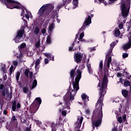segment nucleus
Instances as JSON below:
<instances>
[{"label":"nucleus","mask_w":131,"mask_h":131,"mask_svg":"<svg viewBox=\"0 0 131 131\" xmlns=\"http://www.w3.org/2000/svg\"><path fill=\"white\" fill-rule=\"evenodd\" d=\"M40 46V41H38L37 42H36V43L35 45V47L36 49L39 48Z\"/></svg>","instance_id":"35"},{"label":"nucleus","mask_w":131,"mask_h":131,"mask_svg":"<svg viewBox=\"0 0 131 131\" xmlns=\"http://www.w3.org/2000/svg\"><path fill=\"white\" fill-rule=\"evenodd\" d=\"M119 28H120V29H122V28H123V24L122 23L119 25Z\"/></svg>","instance_id":"56"},{"label":"nucleus","mask_w":131,"mask_h":131,"mask_svg":"<svg viewBox=\"0 0 131 131\" xmlns=\"http://www.w3.org/2000/svg\"><path fill=\"white\" fill-rule=\"evenodd\" d=\"M120 35V31L119 29H116L115 30V36L116 37H118Z\"/></svg>","instance_id":"25"},{"label":"nucleus","mask_w":131,"mask_h":131,"mask_svg":"<svg viewBox=\"0 0 131 131\" xmlns=\"http://www.w3.org/2000/svg\"><path fill=\"white\" fill-rule=\"evenodd\" d=\"M74 6H77L78 5V1H73Z\"/></svg>","instance_id":"63"},{"label":"nucleus","mask_w":131,"mask_h":131,"mask_svg":"<svg viewBox=\"0 0 131 131\" xmlns=\"http://www.w3.org/2000/svg\"><path fill=\"white\" fill-rule=\"evenodd\" d=\"M72 84H73L74 90L71 89V86H70H70L69 88V91L67 93H69V94H70V93H72V91H73L74 92H75L76 95V93H77V91L79 90V83L73 82V83Z\"/></svg>","instance_id":"11"},{"label":"nucleus","mask_w":131,"mask_h":131,"mask_svg":"<svg viewBox=\"0 0 131 131\" xmlns=\"http://www.w3.org/2000/svg\"><path fill=\"white\" fill-rule=\"evenodd\" d=\"M14 69V66H11L9 69L10 70V75H11L12 74V73H13V70Z\"/></svg>","instance_id":"41"},{"label":"nucleus","mask_w":131,"mask_h":131,"mask_svg":"<svg viewBox=\"0 0 131 131\" xmlns=\"http://www.w3.org/2000/svg\"><path fill=\"white\" fill-rule=\"evenodd\" d=\"M113 50V49H110L109 51L108 52L107 54L106 55V58H107V57H111L110 56H111V54L112 53V51Z\"/></svg>","instance_id":"36"},{"label":"nucleus","mask_w":131,"mask_h":131,"mask_svg":"<svg viewBox=\"0 0 131 131\" xmlns=\"http://www.w3.org/2000/svg\"><path fill=\"white\" fill-rule=\"evenodd\" d=\"M23 20H24V22H25V27H26V26H27V20L26 19H24V18H22Z\"/></svg>","instance_id":"57"},{"label":"nucleus","mask_w":131,"mask_h":131,"mask_svg":"<svg viewBox=\"0 0 131 131\" xmlns=\"http://www.w3.org/2000/svg\"><path fill=\"white\" fill-rule=\"evenodd\" d=\"M20 121L21 123H24L25 124H26L27 125H28L30 123V122L29 121L26 120V118H24L22 117H20Z\"/></svg>","instance_id":"19"},{"label":"nucleus","mask_w":131,"mask_h":131,"mask_svg":"<svg viewBox=\"0 0 131 131\" xmlns=\"http://www.w3.org/2000/svg\"><path fill=\"white\" fill-rule=\"evenodd\" d=\"M26 131H31V124H30L29 127H27L26 128Z\"/></svg>","instance_id":"47"},{"label":"nucleus","mask_w":131,"mask_h":131,"mask_svg":"<svg viewBox=\"0 0 131 131\" xmlns=\"http://www.w3.org/2000/svg\"><path fill=\"white\" fill-rule=\"evenodd\" d=\"M74 97H75V92L73 90H72V92L70 93L68 92L63 96V99L64 105H62V108L59 110V112L60 113L61 112V114L63 116H66V115H67V111H65L64 109H68V110L70 109V105H71V103H72V101L74 100Z\"/></svg>","instance_id":"2"},{"label":"nucleus","mask_w":131,"mask_h":131,"mask_svg":"<svg viewBox=\"0 0 131 131\" xmlns=\"http://www.w3.org/2000/svg\"><path fill=\"white\" fill-rule=\"evenodd\" d=\"M63 7V5H59L58 6L56 9L55 10H53L52 11V18L53 19H55V18H58L59 17V14H58V12H59V10L61 9Z\"/></svg>","instance_id":"15"},{"label":"nucleus","mask_w":131,"mask_h":131,"mask_svg":"<svg viewBox=\"0 0 131 131\" xmlns=\"http://www.w3.org/2000/svg\"><path fill=\"white\" fill-rule=\"evenodd\" d=\"M123 121H124L125 123H126L127 122V121L126 120V115H124L122 117V119Z\"/></svg>","instance_id":"42"},{"label":"nucleus","mask_w":131,"mask_h":131,"mask_svg":"<svg viewBox=\"0 0 131 131\" xmlns=\"http://www.w3.org/2000/svg\"><path fill=\"white\" fill-rule=\"evenodd\" d=\"M81 98L83 102V105L85 106L86 105L85 99H86V95H85V94H83V95H81Z\"/></svg>","instance_id":"27"},{"label":"nucleus","mask_w":131,"mask_h":131,"mask_svg":"<svg viewBox=\"0 0 131 131\" xmlns=\"http://www.w3.org/2000/svg\"><path fill=\"white\" fill-rule=\"evenodd\" d=\"M69 52H74L75 49H73V47H70L69 48Z\"/></svg>","instance_id":"49"},{"label":"nucleus","mask_w":131,"mask_h":131,"mask_svg":"<svg viewBox=\"0 0 131 131\" xmlns=\"http://www.w3.org/2000/svg\"><path fill=\"white\" fill-rule=\"evenodd\" d=\"M11 121H13V122H15V121H17V119L16 118V116L15 115L12 116Z\"/></svg>","instance_id":"39"},{"label":"nucleus","mask_w":131,"mask_h":131,"mask_svg":"<svg viewBox=\"0 0 131 131\" xmlns=\"http://www.w3.org/2000/svg\"><path fill=\"white\" fill-rule=\"evenodd\" d=\"M25 28V27H21V30H20L17 32V34L13 39V40L15 41V43H19V42H21V38L23 37V35L24 33H25V30L24 29Z\"/></svg>","instance_id":"8"},{"label":"nucleus","mask_w":131,"mask_h":131,"mask_svg":"<svg viewBox=\"0 0 131 131\" xmlns=\"http://www.w3.org/2000/svg\"><path fill=\"white\" fill-rule=\"evenodd\" d=\"M118 121L119 123H122V117H119L118 119Z\"/></svg>","instance_id":"46"},{"label":"nucleus","mask_w":131,"mask_h":131,"mask_svg":"<svg viewBox=\"0 0 131 131\" xmlns=\"http://www.w3.org/2000/svg\"><path fill=\"white\" fill-rule=\"evenodd\" d=\"M111 62H112V58L111 57V56H110L108 58L107 63H111Z\"/></svg>","instance_id":"53"},{"label":"nucleus","mask_w":131,"mask_h":131,"mask_svg":"<svg viewBox=\"0 0 131 131\" xmlns=\"http://www.w3.org/2000/svg\"><path fill=\"white\" fill-rule=\"evenodd\" d=\"M28 91H29V87H28V84H27L25 87L23 88V91L25 94H27Z\"/></svg>","instance_id":"22"},{"label":"nucleus","mask_w":131,"mask_h":131,"mask_svg":"<svg viewBox=\"0 0 131 131\" xmlns=\"http://www.w3.org/2000/svg\"><path fill=\"white\" fill-rule=\"evenodd\" d=\"M75 77V76H70V78L71 79V82H70V86H71V82L72 84L73 83V82H74V81H73L74 80V78Z\"/></svg>","instance_id":"40"},{"label":"nucleus","mask_w":131,"mask_h":131,"mask_svg":"<svg viewBox=\"0 0 131 131\" xmlns=\"http://www.w3.org/2000/svg\"><path fill=\"white\" fill-rule=\"evenodd\" d=\"M75 70H76V67L71 70L70 73V76H75Z\"/></svg>","instance_id":"28"},{"label":"nucleus","mask_w":131,"mask_h":131,"mask_svg":"<svg viewBox=\"0 0 131 131\" xmlns=\"http://www.w3.org/2000/svg\"><path fill=\"white\" fill-rule=\"evenodd\" d=\"M20 77V72L18 71L16 73V81H19V78Z\"/></svg>","instance_id":"32"},{"label":"nucleus","mask_w":131,"mask_h":131,"mask_svg":"<svg viewBox=\"0 0 131 131\" xmlns=\"http://www.w3.org/2000/svg\"><path fill=\"white\" fill-rule=\"evenodd\" d=\"M76 73H77V77L75 78V81L74 82L76 83H79V81L81 78V71L78 69L77 70Z\"/></svg>","instance_id":"16"},{"label":"nucleus","mask_w":131,"mask_h":131,"mask_svg":"<svg viewBox=\"0 0 131 131\" xmlns=\"http://www.w3.org/2000/svg\"><path fill=\"white\" fill-rule=\"evenodd\" d=\"M40 60H41V57L38 58L35 63V69L36 71H37L39 69V64H40Z\"/></svg>","instance_id":"17"},{"label":"nucleus","mask_w":131,"mask_h":131,"mask_svg":"<svg viewBox=\"0 0 131 131\" xmlns=\"http://www.w3.org/2000/svg\"><path fill=\"white\" fill-rule=\"evenodd\" d=\"M2 65H3V67H2L1 70L3 71V72H5V71H6V65L3 64Z\"/></svg>","instance_id":"48"},{"label":"nucleus","mask_w":131,"mask_h":131,"mask_svg":"<svg viewBox=\"0 0 131 131\" xmlns=\"http://www.w3.org/2000/svg\"><path fill=\"white\" fill-rule=\"evenodd\" d=\"M0 2H1L2 4H4L8 9H11V10H13V9H21L22 10L21 13V17L22 16L26 15L25 11L27 9H26L21 3L17 1H15V0H0Z\"/></svg>","instance_id":"3"},{"label":"nucleus","mask_w":131,"mask_h":131,"mask_svg":"<svg viewBox=\"0 0 131 131\" xmlns=\"http://www.w3.org/2000/svg\"><path fill=\"white\" fill-rule=\"evenodd\" d=\"M36 85H37V81L36 80V79H34L33 82L32 89H34V88H35V86H36Z\"/></svg>","instance_id":"31"},{"label":"nucleus","mask_w":131,"mask_h":131,"mask_svg":"<svg viewBox=\"0 0 131 131\" xmlns=\"http://www.w3.org/2000/svg\"><path fill=\"white\" fill-rule=\"evenodd\" d=\"M126 77L128 79H129L131 77V75L130 74H129V73H127V72H126Z\"/></svg>","instance_id":"50"},{"label":"nucleus","mask_w":131,"mask_h":131,"mask_svg":"<svg viewBox=\"0 0 131 131\" xmlns=\"http://www.w3.org/2000/svg\"><path fill=\"white\" fill-rule=\"evenodd\" d=\"M53 10H54V5L53 4L43 5L39 10L38 14H39L40 17H42L45 12H46V15H50Z\"/></svg>","instance_id":"5"},{"label":"nucleus","mask_w":131,"mask_h":131,"mask_svg":"<svg viewBox=\"0 0 131 131\" xmlns=\"http://www.w3.org/2000/svg\"><path fill=\"white\" fill-rule=\"evenodd\" d=\"M57 126V124H55V122H52L51 124L52 131H56L55 128Z\"/></svg>","instance_id":"29"},{"label":"nucleus","mask_w":131,"mask_h":131,"mask_svg":"<svg viewBox=\"0 0 131 131\" xmlns=\"http://www.w3.org/2000/svg\"><path fill=\"white\" fill-rule=\"evenodd\" d=\"M99 83L98 84L97 88H100L99 96L100 97L98 100H102L103 101V98H104V96H105V94H106V92H105V90L106 88H107V82H108V77L107 76L106 74H104V76L102 79V82L101 83V80L99 79Z\"/></svg>","instance_id":"4"},{"label":"nucleus","mask_w":131,"mask_h":131,"mask_svg":"<svg viewBox=\"0 0 131 131\" xmlns=\"http://www.w3.org/2000/svg\"><path fill=\"white\" fill-rule=\"evenodd\" d=\"M99 69L100 71H103V60L100 61Z\"/></svg>","instance_id":"33"},{"label":"nucleus","mask_w":131,"mask_h":131,"mask_svg":"<svg viewBox=\"0 0 131 131\" xmlns=\"http://www.w3.org/2000/svg\"><path fill=\"white\" fill-rule=\"evenodd\" d=\"M128 42L123 46V49L125 52H126L127 50H129V49H130L131 48V33H129L128 34Z\"/></svg>","instance_id":"13"},{"label":"nucleus","mask_w":131,"mask_h":131,"mask_svg":"<svg viewBox=\"0 0 131 131\" xmlns=\"http://www.w3.org/2000/svg\"><path fill=\"white\" fill-rule=\"evenodd\" d=\"M7 74L4 75L3 76V80H4L5 81H6V80H7Z\"/></svg>","instance_id":"62"},{"label":"nucleus","mask_w":131,"mask_h":131,"mask_svg":"<svg viewBox=\"0 0 131 131\" xmlns=\"http://www.w3.org/2000/svg\"><path fill=\"white\" fill-rule=\"evenodd\" d=\"M117 44V43L116 42H113L110 45L111 49H112V50H113V48H114L115 47V46H116Z\"/></svg>","instance_id":"38"},{"label":"nucleus","mask_w":131,"mask_h":131,"mask_svg":"<svg viewBox=\"0 0 131 131\" xmlns=\"http://www.w3.org/2000/svg\"><path fill=\"white\" fill-rule=\"evenodd\" d=\"M46 33H47V30H46V29L43 28L41 30V33L42 34H46Z\"/></svg>","instance_id":"52"},{"label":"nucleus","mask_w":131,"mask_h":131,"mask_svg":"<svg viewBox=\"0 0 131 131\" xmlns=\"http://www.w3.org/2000/svg\"><path fill=\"white\" fill-rule=\"evenodd\" d=\"M84 36V33L83 32H82L79 35V39H81L82 38H83V37Z\"/></svg>","instance_id":"44"},{"label":"nucleus","mask_w":131,"mask_h":131,"mask_svg":"<svg viewBox=\"0 0 131 131\" xmlns=\"http://www.w3.org/2000/svg\"><path fill=\"white\" fill-rule=\"evenodd\" d=\"M21 108V104L20 103L18 102L17 103V101L14 100L12 103V110L14 112L16 111H19Z\"/></svg>","instance_id":"12"},{"label":"nucleus","mask_w":131,"mask_h":131,"mask_svg":"<svg viewBox=\"0 0 131 131\" xmlns=\"http://www.w3.org/2000/svg\"><path fill=\"white\" fill-rule=\"evenodd\" d=\"M3 114H4V115H7L8 114V111H7V110H4L3 111Z\"/></svg>","instance_id":"59"},{"label":"nucleus","mask_w":131,"mask_h":131,"mask_svg":"<svg viewBox=\"0 0 131 131\" xmlns=\"http://www.w3.org/2000/svg\"><path fill=\"white\" fill-rule=\"evenodd\" d=\"M122 57H123V59H125V58H127V57H128V54H127L126 53H124L122 54Z\"/></svg>","instance_id":"43"},{"label":"nucleus","mask_w":131,"mask_h":131,"mask_svg":"<svg viewBox=\"0 0 131 131\" xmlns=\"http://www.w3.org/2000/svg\"><path fill=\"white\" fill-rule=\"evenodd\" d=\"M127 104H131L130 98H127Z\"/></svg>","instance_id":"55"},{"label":"nucleus","mask_w":131,"mask_h":131,"mask_svg":"<svg viewBox=\"0 0 131 131\" xmlns=\"http://www.w3.org/2000/svg\"><path fill=\"white\" fill-rule=\"evenodd\" d=\"M54 28V23H52L49 26L48 29V33H52V31H53V29Z\"/></svg>","instance_id":"21"},{"label":"nucleus","mask_w":131,"mask_h":131,"mask_svg":"<svg viewBox=\"0 0 131 131\" xmlns=\"http://www.w3.org/2000/svg\"><path fill=\"white\" fill-rule=\"evenodd\" d=\"M124 86H130V90L129 91H131V85H130V82L129 81H125L124 82Z\"/></svg>","instance_id":"26"},{"label":"nucleus","mask_w":131,"mask_h":131,"mask_svg":"<svg viewBox=\"0 0 131 131\" xmlns=\"http://www.w3.org/2000/svg\"><path fill=\"white\" fill-rule=\"evenodd\" d=\"M29 72H30V71H29V70L28 69H26L24 73H25V75H26L27 77H28Z\"/></svg>","instance_id":"37"},{"label":"nucleus","mask_w":131,"mask_h":131,"mask_svg":"<svg viewBox=\"0 0 131 131\" xmlns=\"http://www.w3.org/2000/svg\"><path fill=\"white\" fill-rule=\"evenodd\" d=\"M13 63L14 66H18V61H17L16 60H14L13 61Z\"/></svg>","instance_id":"54"},{"label":"nucleus","mask_w":131,"mask_h":131,"mask_svg":"<svg viewBox=\"0 0 131 131\" xmlns=\"http://www.w3.org/2000/svg\"><path fill=\"white\" fill-rule=\"evenodd\" d=\"M122 95L124 98H127V96H128V91L126 90H122Z\"/></svg>","instance_id":"20"},{"label":"nucleus","mask_w":131,"mask_h":131,"mask_svg":"<svg viewBox=\"0 0 131 131\" xmlns=\"http://www.w3.org/2000/svg\"><path fill=\"white\" fill-rule=\"evenodd\" d=\"M82 120H83V118H81L79 120L77 121V125L76 126V128H80V127L81 126V124L82 123Z\"/></svg>","instance_id":"18"},{"label":"nucleus","mask_w":131,"mask_h":131,"mask_svg":"<svg viewBox=\"0 0 131 131\" xmlns=\"http://www.w3.org/2000/svg\"><path fill=\"white\" fill-rule=\"evenodd\" d=\"M26 14L25 15L26 19H29V14H30V11L26 9Z\"/></svg>","instance_id":"34"},{"label":"nucleus","mask_w":131,"mask_h":131,"mask_svg":"<svg viewBox=\"0 0 131 131\" xmlns=\"http://www.w3.org/2000/svg\"><path fill=\"white\" fill-rule=\"evenodd\" d=\"M26 47V43H22L20 45V49H24V48H25Z\"/></svg>","instance_id":"45"},{"label":"nucleus","mask_w":131,"mask_h":131,"mask_svg":"<svg viewBox=\"0 0 131 131\" xmlns=\"http://www.w3.org/2000/svg\"><path fill=\"white\" fill-rule=\"evenodd\" d=\"M39 31H40V30L39 29V28H38L37 27H35L34 30V33H35L36 35H38V33H39Z\"/></svg>","instance_id":"24"},{"label":"nucleus","mask_w":131,"mask_h":131,"mask_svg":"<svg viewBox=\"0 0 131 131\" xmlns=\"http://www.w3.org/2000/svg\"><path fill=\"white\" fill-rule=\"evenodd\" d=\"M34 121L36 122V123H37V124H40L41 123V122L39 120H34Z\"/></svg>","instance_id":"64"},{"label":"nucleus","mask_w":131,"mask_h":131,"mask_svg":"<svg viewBox=\"0 0 131 131\" xmlns=\"http://www.w3.org/2000/svg\"><path fill=\"white\" fill-rule=\"evenodd\" d=\"M120 8L122 16H123L124 18H126V17L128 16V13H129L130 5L129 4L126 5L125 4V2L122 1L121 2Z\"/></svg>","instance_id":"7"},{"label":"nucleus","mask_w":131,"mask_h":131,"mask_svg":"<svg viewBox=\"0 0 131 131\" xmlns=\"http://www.w3.org/2000/svg\"><path fill=\"white\" fill-rule=\"evenodd\" d=\"M45 56H46V57H47L48 58H50V57H51V53H44Z\"/></svg>","instance_id":"51"},{"label":"nucleus","mask_w":131,"mask_h":131,"mask_svg":"<svg viewBox=\"0 0 131 131\" xmlns=\"http://www.w3.org/2000/svg\"><path fill=\"white\" fill-rule=\"evenodd\" d=\"M6 100H7V101H10V100L12 99V97H11L12 94L8 92L6 94Z\"/></svg>","instance_id":"23"},{"label":"nucleus","mask_w":131,"mask_h":131,"mask_svg":"<svg viewBox=\"0 0 131 131\" xmlns=\"http://www.w3.org/2000/svg\"><path fill=\"white\" fill-rule=\"evenodd\" d=\"M45 63L46 65H47V64H49V59L48 58L45 59Z\"/></svg>","instance_id":"58"},{"label":"nucleus","mask_w":131,"mask_h":131,"mask_svg":"<svg viewBox=\"0 0 131 131\" xmlns=\"http://www.w3.org/2000/svg\"><path fill=\"white\" fill-rule=\"evenodd\" d=\"M74 61L77 63V64H79L81 61H82V58H83V54L78 52V53H74Z\"/></svg>","instance_id":"10"},{"label":"nucleus","mask_w":131,"mask_h":131,"mask_svg":"<svg viewBox=\"0 0 131 131\" xmlns=\"http://www.w3.org/2000/svg\"><path fill=\"white\" fill-rule=\"evenodd\" d=\"M91 16L89 15L88 18L84 20L83 26L79 29V32H81L82 31H83V30H85L86 27L90 26L92 24V18L94 17V14H91Z\"/></svg>","instance_id":"9"},{"label":"nucleus","mask_w":131,"mask_h":131,"mask_svg":"<svg viewBox=\"0 0 131 131\" xmlns=\"http://www.w3.org/2000/svg\"><path fill=\"white\" fill-rule=\"evenodd\" d=\"M32 76H33V73H32V72H30V73H29L30 78H32Z\"/></svg>","instance_id":"60"},{"label":"nucleus","mask_w":131,"mask_h":131,"mask_svg":"<svg viewBox=\"0 0 131 131\" xmlns=\"http://www.w3.org/2000/svg\"><path fill=\"white\" fill-rule=\"evenodd\" d=\"M2 95H0V106L1 109H3V107H4V104H5V97H6V91L5 90H3L2 92Z\"/></svg>","instance_id":"14"},{"label":"nucleus","mask_w":131,"mask_h":131,"mask_svg":"<svg viewBox=\"0 0 131 131\" xmlns=\"http://www.w3.org/2000/svg\"><path fill=\"white\" fill-rule=\"evenodd\" d=\"M86 67L88 69H91V64L89 63L88 62H87Z\"/></svg>","instance_id":"61"},{"label":"nucleus","mask_w":131,"mask_h":131,"mask_svg":"<svg viewBox=\"0 0 131 131\" xmlns=\"http://www.w3.org/2000/svg\"><path fill=\"white\" fill-rule=\"evenodd\" d=\"M40 104H41V99L39 97L36 98L35 101L30 105L29 108L30 113L31 114L36 113V111L38 110Z\"/></svg>","instance_id":"6"},{"label":"nucleus","mask_w":131,"mask_h":131,"mask_svg":"<svg viewBox=\"0 0 131 131\" xmlns=\"http://www.w3.org/2000/svg\"><path fill=\"white\" fill-rule=\"evenodd\" d=\"M51 41H52V38L51 37V36H48L46 40L47 43H51Z\"/></svg>","instance_id":"30"},{"label":"nucleus","mask_w":131,"mask_h":131,"mask_svg":"<svg viewBox=\"0 0 131 131\" xmlns=\"http://www.w3.org/2000/svg\"><path fill=\"white\" fill-rule=\"evenodd\" d=\"M103 103L102 100H98L96 103V108L93 111V115L92 117V127L93 130H95V127L100 126L102 123V118H103Z\"/></svg>","instance_id":"1"}]
</instances>
